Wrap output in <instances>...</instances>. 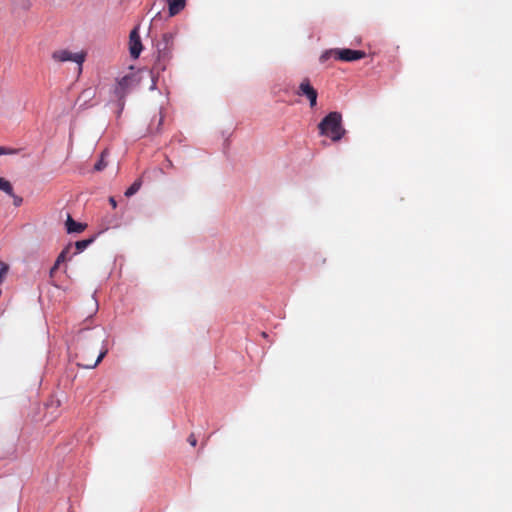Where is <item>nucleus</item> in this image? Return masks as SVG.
<instances>
[{
    "instance_id": "nucleus-1",
    "label": "nucleus",
    "mask_w": 512,
    "mask_h": 512,
    "mask_svg": "<svg viewBox=\"0 0 512 512\" xmlns=\"http://www.w3.org/2000/svg\"><path fill=\"white\" fill-rule=\"evenodd\" d=\"M318 129L320 135L329 137L334 142L340 141L346 133L342 124V115L336 111L325 116L319 123Z\"/></svg>"
},
{
    "instance_id": "nucleus-2",
    "label": "nucleus",
    "mask_w": 512,
    "mask_h": 512,
    "mask_svg": "<svg viewBox=\"0 0 512 512\" xmlns=\"http://www.w3.org/2000/svg\"><path fill=\"white\" fill-rule=\"evenodd\" d=\"M137 84L138 80L136 75L133 72H129L128 74L117 78L115 83L111 86L109 90L110 100L118 102L119 113L123 109L124 98Z\"/></svg>"
},
{
    "instance_id": "nucleus-3",
    "label": "nucleus",
    "mask_w": 512,
    "mask_h": 512,
    "mask_svg": "<svg viewBox=\"0 0 512 512\" xmlns=\"http://www.w3.org/2000/svg\"><path fill=\"white\" fill-rule=\"evenodd\" d=\"M176 33L167 32L162 35L161 41L157 45V61L154 65V70L164 71L166 69V63L172 57V50L174 45V39Z\"/></svg>"
},
{
    "instance_id": "nucleus-4",
    "label": "nucleus",
    "mask_w": 512,
    "mask_h": 512,
    "mask_svg": "<svg viewBox=\"0 0 512 512\" xmlns=\"http://www.w3.org/2000/svg\"><path fill=\"white\" fill-rule=\"evenodd\" d=\"M86 52H71L67 49H59L52 53L51 57L55 62L63 63V62H74L78 65V73L82 72V65L86 59Z\"/></svg>"
},
{
    "instance_id": "nucleus-5",
    "label": "nucleus",
    "mask_w": 512,
    "mask_h": 512,
    "mask_svg": "<svg viewBox=\"0 0 512 512\" xmlns=\"http://www.w3.org/2000/svg\"><path fill=\"white\" fill-rule=\"evenodd\" d=\"M296 94L306 97L311 108H314L317 105L318 93L316 89L311 85L308 78H305L300 82Z\"/></svg>"
},
{
    "instance_id": "nucleus-6",
    "label": "nucleus",
    "mask_w": 512,
    "mask_h": 512,
    "mask_svg": "<svg viewBox=\"0 0 512 512\" xmlns=\"http://www.w3.org/2000/svg\"><path fill=\"white\" fill-rule=\"evenodd\" d=\"M143 50L139 35V26H136L129 35V53L133 59H137Z\"/></svg>"
},
{
    "instance_id": "nucleus-7",
    "label": "nucleus",
    "mask_w": 512,
    "mask_h": 512,
    "mask_svg": "<svg viewBox=\"0 0 512 512\" xmlns=\"http://www.w3.org/2000/svg\"><path fill=\"white\" fill-rule=\"evenodd\" d=\"M364 57L365 52L359 50L337 49V51H335V58L345 62H353Z\"/></svg>"
},
{
    "instance_id": "nucleus-8",
    "label": "nucleus",
    "mask_w": 512,
    "mask_h": 512,
    "mask_svg": "<svg viewBox=\"0 0 512 512\" xmlns=\"http://www.w3.org/2000/svg\"><path fill=\"white\" fill-rule=\"evenodd\" d=\"M86 225L80 222H76L68 215L66 220V229L68 233H80L85 229Z\"/></svg>"
},
{
    "instance_id": "nucleus-9",
    "label": "nucleus",
    "mask_w": 512,
    "mask_h": 512,
    "mask_svg": "<svg viewBox=\"0 0 512 512\" xmlns=\"http://www.w3.org/2000/svg\"><path fill=\"white\" fill-rule=\"evenodd\" d=\"M167 2L170 16H175L185 7V0H167Z\"/></svg>"
},
{
    "instance_id": "nucleus-10",
    "label": "nucleus",
    "mask_w": 512,
    "mask_h": 512,
    "mask_svg": "<svg viewBox=\"0 0 512 512\" xmlns=\"http://www.w3.org/2000/svg\"><path fill=\"white\" fill-rule=\"evenodd\" d=\"M92 242H93V238L77 241L75 243V248H76L75 254L83 252Z\"/></svg>"
},
{
    "instance_id": "nucleus-11",
    "label": "nucleus",
    "mask_w": 512,
    "mask_h": 512,
    "mask_svg": "<svg viewBox=\"0 0 512 512\" xmlns=\"http://www.w3.org/2000/svg\"><path fill=\"white\" fill-rule=\"evenodd\" d=\"M0 190H3L8 195L13 196V187L11 183L4 178H0Z\"/></svg>"
},
{
    "instance_id": "nucleus-12",
    "label": "nucleus",
    "mask_w": 512,
    "mask_h": 512,
    "mask_svg": "<svg viewBox=\"0 0 512 512\" xmlns=\"http://www.w3.org/2000/svg\"><path fill=\"white\" fill-rule=\"evenodd\" d=\"M141 180H137L135 181L126 191H125V196L127 197H131L133 196L134 194H136L140 187H141Z\"/></svg>"
},
{
    "instance_id": "nucleus-13",
    "label": "nucleus",
    "mask_w": 512,
    "mask_h": 512,
    "mask_svg": "<svg viewBox=\"0 0 512 512\" xmlns=\"http://www.w3.org/2000/svg\"><path fill=\"white\" fill-rule=\"evenodd\" d=\"M71 244L67 245L63 250L62 252L58 255L57 259H56V266H60L63 262H65L67 260V254L71 248Z\"/></svg>"
},
{
    "instance_id": "nucleus-14",
    "label": "nucleus",
    "mask_w": 512,
    "mask_h": 512,
    "mask_svg": "<svg viewBox=\"0 0 512 512\" xmlns=\"http://www.w3.org/2000/svg\"><path fill=\"white\" fill-rule=\"evenodd\" d=\"M107 351L108 350L106 348H103L94 363H92V364H83L82 366L87 368V369L95 368L102 361V359L105 357V355L107 354Z\"/></svg>"
},
{
    "instance_id": "nucleus-15",
    "label": "nucleus",
    "mask_w": 512,
    "mask_h": 512,
    "mask_svg": "<svg viewBox=\"0 0 512 512\" xmlns=\"http://www.w3.org/2000/svg\"><path fill=\"white\" fill-rule=\"evenodd\" d=\"M106 154H107L106 152H103L102 155H101L100 160L95 164L94 169L96 171H101V170H103L107 166V163L104 160Z\"/></svg>"
},
{
    "instance_id": "nucleus-16",
    "label": "nucleus",
    "mask_w": 512,
    "mask_h": 512,
    "mask_svg": "<svg viewBox=\"0 0 512 512\" xmlns=\"http://www.w3.org/2000/svg\"><path fill=\"white\" fill-rule=\"evenodd\" d=\"M335 51H337V49H330V50H326L324 51L321 56H320V62L324 63L325 61H327L331 56H335Z\"/></svg>"
},
{
    "instance_id": "nucleus-17",
    "label": "nucleus",
    "mask_w": 512,
    "mask_h": 512,
    "mask_svg": "<svg viewBox=\"0 0 512 512\" xmlns=\"http://www.w3.org/2000/svg\"><path fill=\"white\" fill-rule=\"evenodd\" d=\"M8 272V265L4 262L0 261V283L3 281L4 277Z\"/></svg>"
},
{
    "instance_id": "nucleus-18",
    "label": "nucleus",
    "mask_w": 512,
    "mask_h": 512,
    "mask_svg": "<svg viewBox=\"0 0 512 512\" xmlns=\"http://www.w3.org/2000/svg\"><path fill=\"white\" fill-rule=\"evenodd\" d=\"M20 6L23 9H29L31 7V2L30 0H21Z\"/></svg>"
},
{
    "instance_id": "nucleus-19",
    "label": "nucleus",
    "mask_w": 512,
    "mask_h": 512,
    "mask_svg": "<svg viewBox=\"0 0 512 512\" xmlns=\"http://www.w3.org/2000/svg\"><path fill=\"white\" fill-rule=\"evenodd\" d=\"M12 197H13V199H14V205H15V206H20V205H21V203H22V198H21V197H19V196L14 195V194H13V196H12Z\"/></svg>"
},
{
    "instance_id": "nucleus-20",
    "label": "nucleus",
    "mask_w": 512,
    "mask_h": 512,
    "mask_svg": "<svg viewBox=\"0 0 512 512\" xmlns=\"http://www.w3.org/2000/svg\"><path fill=\"white\" fill-rule=\"evenodd\" d=\"M188 442L190 443V445L196 446L197 440L194 437V435H190L189 438H188Z\"/></svg>"
},
{
    "instance_id": "nucleus-21",
    "label": "nucleus",
    "mask_w": 512,
    "mask_h": 512,
    "mask_svg": "<svg viewBox=\"0 0 512 512\" xmlns=\"http://www.w3.org/2000/svg\"><path fill=\"white\" fill-rule=\"evenodd\" d=\"M59 266H56V263L54 264V266L50 269V272H49V275L50 277H53L56 270L58 269Z\"/></svg>"
},
{
    "instance_id": "nucleus-22",
    "label": "nucleus",
    "mask_w": 512,
    "mask_h": 512,
    "mask_svg": "<svg viewBox=\"0 0 512 512\" xmlns=\"http://www.w3.org/2000/svg\"><path fill=\"white\" fill-rule=\"evenodd\" d=\"M7 153H9V152L7 151V149H6V148H4V147H2V146H0V155H4V154H7Z\"/></svg>"
},
{
    "instance_id": "nucleus-23",
    "label": "nucleus",
    "mask_w": 512,
    "mask_h": 512,
    "mask_svg": "<svg viewBox=\"0 0 512 512\" xmlns=\"http://www.w3.org/2000/svg\"><path fill=\"white\" fill-rule=\"evenodd\" d=\"M109 202L111 203V205H112V207H113V208H116L117 204H116V201H115V199H114V198H112V197H111V198L109 199Z\"/></svg>"
},
{
    "instance_id": "nucleus-24",
    "label": "nucleus",
    "mask_w": 512,
    "mask_h": 512,
    "mask_svg": "<svg viewBox=\"0 0 512 512\" xmlns=\"http://www.w3.org/2000/svg\"><path fill=\"white\" fill-rule=\"evenodd\" d=\"M155 88H156V83H155V80H153L152 85H151V89H155Z\"/></svg>"
}]
</instances>
